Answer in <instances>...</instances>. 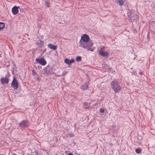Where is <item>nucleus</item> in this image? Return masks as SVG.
I'll return each instance as SVG.
<instances>
[{
    "instance_id": "1a4fd4ad",
    "label": "nucleus",
    "mask_w": 155,
    "mask_h": 155,
    "mask_svg": "<svg viewBox=\"0 0 155 155\" xmlns=\"http://www.w3.org/2000/svg\"><path fill=\"white\" fill-rule=\"evenodd\" d=\"M1 81L2 84H7L8 83L9 79L6 78H2L1 79Z\"/></svg>"
},
{
    "instance_id": "6e6552de",
    "label": "nucleus",
    "mask_w": 155,
    "mask_h": 155,
    "mask_svg": "<svg viewBox=\"0 0 155 155\" xmlns=\"http://www.w3.org/2000/svg\"><path fill=\"white\" fill-rule=\"evenodd\" d=\"M19 7L14 6L12 9V12L14 15H15L18 12V8Z\"/></svg>"
},
{
    "instance_id": "f257e3e1",
    "label": "nucleus",
    "mask_w": 155,
    "mask_h": 155,
    "mask_svg": "<svg viewBox=\"0 0 155 155\" xmlns=\"http://www.w3.org/2000/svg\"><path fill=\"white\" fill-rule=\"evenodd\" d=\"M89 36L86 34H84L81 37L80 41V46L87 50L93 51L94 48L92 47L94 43L89 40Z\"/></svg>"
},
{
    "instance_id": "4468645a",
    "label": "nucleus",
    "mask_w": 155,
    "mask_h": 155,
    "mask_svg": "<svg viewBox=\"0 0 155 155\" xmlns=\"http://www.w3.org/2000/svg\"><path fill=\"white\" fill-rule=\"evenodd\" d=\"M117 2L120 5H123L124 3V1L123 0H117Z\"/></svg>"
},
{
    "instance_id": "a211bd4d",
    "label": "nucleus",
    "mask_w": 155,
    "mask_h": 155,
    "mask_svg": "<svg viewBox=\"0 0 155 155\" xmlns=\"http://www.w3.org/2000/svg\"><path fill=\"white\" fill-rule=\"evenodd\" d=\"M129 20H130L131 21H132L134 20L133 17L130 16V15H128Z\"/></svg>"
},
{
    "instance_id": "7ed1b4c3",
    "label": "nucleus",
    "mask_w": 155,
    "mask_h": 155,
    "mask_svg": "<svg viewBox=\"0 0 155 155\" xmlns=\"http://www.w3.org/2000/svg\"><path fill=\"white\" fill-rule=\"evenodd\" d=\"M104 47L101 48L98 51L99 54L101 56L105 57H107L109 55V51H106L104 50Z\"/></svg>"
},
{
    "instance_id": "423d86ee",
    "label": "nucleus",
    "mask_w": 155,
    "mask_h": 155,
    "mask_svg": "<svg viewBox=\"0 0 155 155\" xmlns=\"http://www.w3.org/2000/svg\"><path fill=\"white\" fill-rule=\"evenodd\" d=\"M28 125V122L27 120H23L20 123L19 125L21 128L27 127Z\"/></svg>"
},
{
    "instance_id": "aec40b11",
    "label": "nucleus",
    "mask_w": 155,
    "mask_h": 155,
    "mask_svg": "<svg viewBox=\"0 0 155 155\" xmlns=\"http://www.w3.org/2000/svg\"><path fill=\"white\" fill-rule=\"evenodd\" d=\"M46 6L47 7H49V4H48V2H46Z\"/></svg>"
},
{
    "instance_id": "ddd939ff",
    "label": "nucleus",
    "mask_w": 155,
    "mask_h": 155,
    "mask_svg": "<svg viewBox=\"0 0 155 155\" xmlns=\"http://www.w3.org/2000/svg\"><path fill=\"white\" fill-rule=\"evenodd\" d=\"M44 44V42L43 41H42L40 40L38 41L37 44L39 46H42Z\"/></svg>"
},
{
    "instance_id": "0eeeda50",
    "label": "nucleus",
    "mask_w": 155,
    "mask_h": 155,
    "mask_svg": "<svg viewBox=\"0 0 155 155\" xmlns=\"http://www.w3.org/2000/svg\"><path fill=\"white\" fill-rule=\"evenodd\" d=\"M64 62L69 65H70L71 63H74V59H72L71 60H69L68 58H66L64 60Z\"/></svg>"
},
{
    "instance_id": "6ab92c4d",
    "label": "nucleus",
    "mask_w": 155,
    "mask_h": 155,
    "mask_svg": "<svg viewBox=\"0 0 155 155\" xmlns=\"http://www.w3.org/2000/svg\"><path fill=\"white\" fill-rule=\"evenodd\" d=\"M100 112L102 113H104V110L102 109V108H101L100 109Z\"/></svg>"
},
{
    "instance_id": "39448f33",
    "label": "nucleus",
    "mask_w": 155,
    "mask_h": 155,
    "mask_svg": "<svg viewBox=\"0 0 155 155\" xmlns=\"http://www.w3.org/2000/svg\"><path fill=\"white\" fill-rule=\"evenodd\" d=\"M36 61L38 63L41 64L42 65H44L46 63V61L43 58H36Z\"/></svg>"
},
{
    "instance_id": "4be33fe9",
    "label": "nucleus",
    "mask_w": 155,
    "mask_h": 155,
    "mask_svg": "<svg viewBox=\"0 0 155 155\" xmlns=\"http://www.w3.org/2000/svg\"><path fill=\"white\" fill-rule=\"evenodd\" d=\"M68 155H73L72 153H69Z\"/></svg>"
},
{
    "instance_id": "9b49d317",
    "label": "nucleus",
    "mask_w": 155,
    "mask_h": 155,
    "mask_svg": "<svg viewBox=\"0 0 155 155\" xmlns=\"http://www.w3.org/2000/svg\"><path fill=\"white\" fill-rule=\"evenodd\" d=\"M48 67L47 68H46L43 69V74L46 76H48L49 73H50L49 71V69H48Z\"/></svg>"
},
{
    "instance_id": "2eb2a0df",
    "label": "nucleus",
    "mask_w": 155,
    "mask_h": 155,
    "mask_svg": "<svg viewBox=\"0 0 155 155\" xmlns=\"http://www.w3.org/2000/svg\"><path fill=\"white\" fill-rule=\"evenodd\" d=\"M5 27V25L4 23L0 22V30L3 28Z\"/></svg>"
},
{
    "instance_id": "b1692460",
    "label": "nucleus",
    "mask_w": 155,
    "mask_h": 155,
    "mask_svg": "<svg viewBox=\"0 0 155 155\" xmlns=\"http://www.w3.org/2000/svg\"><path fill=\"white\" fill-rule=\"evenodd\" d=\"M34 74H36V72H35V73H34Z\"/></svg>"
},
{
    "instance_id": "5701e85b",
    "label": "nucleus",
    "mask_w": 155,
    "mask_h": 155,
    "mask_svg": "<svg viewBox=\"0 0 155 155\" xmlns=\"http://www.w3.org/2000/svg\"><path fill=\"white\" fill-rule=\"evenodd\" d=\"M13 155H17L16 154L14 153L13 154Z\"/></svg>"
},
{
    "instance_id": "f03ea898",
    "label": "nucleus",
    "mask_w": 155,
    "mask_h": 155,
    "mask_svg": "<svg viewBox=\"0 0 155 155\" xmlns=\"http://www.w3.org/2000/svg\"><path fill=\"white\" fill-rule=\"evenodd\" d=\"M112 88L115 93L119 92L121 90L120 86L119 85L118 82L116 81H114L111 83Z\"/></svg>"
},
{
    "instance_id": "20e7f679",
    "label": "nucleus",
    "mask_w": 155,
    "mask_h": 155,
    "mask_svg": "<svg viewBox=\"0 0 155 155\" xmlns=\"http://www.w3.org/2000/svg\"><path fill=\"white\" fill-rule=\"evenodd\" d=\"M11 86L15 90L17 89L18 88V84L17 81L14 77Z\"/></svg>"
},
{
    "instance_id": "9d476101",
    "label": "nucleus",
    "mask_w": 155,
    "mask_h": 155,
    "mask_svg": "<svg viewBox=\"0 0 155 155\" xmlns=\"http://www.w3.org/2000/svg\"><path fill=\"white\" fill-rule=\"evenodd\" d=\"M88 87V83L86 82L84 83L81 87V88L83 90L87 89Z\"/></svg>"
},
{
    "instance_id": "f3484780",
    "label": "nucleus",
    "mask_w": 155,
    "mask_h": 155,
    "mask_svg": "<svg viewBox=\"0 0 155 155\" xmlns=\"http://www.w3.org/2000/svg\"><path fill=\"white\" fill-rule=\"evenodd\" d=\"M141 150L140 148H138L136 150V152L137 153H141Z\"/></svg>"
},
{
    "instance_id": "dca6fc26",
    "label": "nucleus",
    "mask_w": 155,
    "mask_h": 155,
    "mask_svg": "<svg viewBox=\"0 0 155 155\" xmlns=\"http://www.w3.org/2000/svg\"><path fill=\"white\" fill-rule=\"evenodd\" d=\"M76 61H80L81 60V56H78L76 58Z\"/></svg>"
},
{
    "instance_id": "412c9836",
    "label": "nucleus",
    "mask_w": 155,
    "mask_h": 155,
    "mask_svg": "<svg viewBox=\"0 0 155 155\" xmlns=\"http://www.w3.org/2000/svg\"><path fill=\"white\" fill-rule=\"evenodd\" d=\"M149 33L148 32V33L147 34V37H148V38H149Z\"/></svg>"
},
{
    "instance_id": "f8f14e48",
    "label": "nucleus",
    "mask_w": 155,
    "mask_h": 155,
    "mask_svg": "<svg viewBox=\"0 0 155 155\" xmlns=\"http://www.w3.org/2000/svg\"><path fill=\"white\" fill-rule=\"evenodd\" d=\"M48 46L49 48H50L51 49H53L54 50H56L57 49V46L55 45H53L50 44H48Z\"/></svg>"
},
{
    "instance_id": "393cba45",
    "label": "nucleus",
    "mask_w": 155,
    "mask_h": 155,
    "mask_svg": "<svg viewBox=\"0 0 155 155\" xmlns=\"http://www.w3.org/2000/svg\"><path fill=\"white\" fill-rule=\"evenodd\" d=\"M105 64H104V66H105Z\"/></svg>"
}]
</instances>
